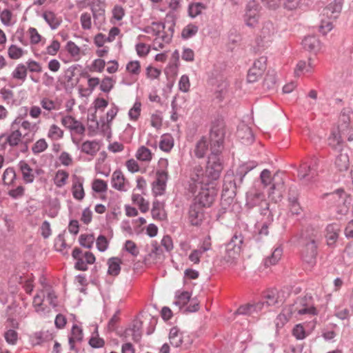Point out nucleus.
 <instances>
[{"mask_svg": "<svg viewBox=\"0 0 353 353\" xmlns=\"http://www.w3.org/2000/svg\"><path fill=\"white\" fill-rule=\"evenodd\" d=\"M18 166L22 173L24 181L27 183H32L34 179V174L33 173V170L30 167V165L25 161H19Z\"/></svg>", "mask_w": 353, "mask_h": 353, "instance_id": "b1692460", "label": "nucleus"}, {"mask_svg": "<svg viewBox=\"0 0 353 353\" xmlns=\"http://www.w3.org/2000/svg\"><path fill=\"white\" fill-rule=\"evenodd\" d=\"M8 55L12 59H18L23 55V50L15 45H12L8 48Z\"/></svg>", "mask_w": 353, "mask_h": 353, "instance_id": "e2e57ef3", "label": "nucleus"}, {"mask_svg": "<svg viewBox=\"0 0 353 353\" xmlns=\"http://www.w3.org/2000/svg\"><path fill=\"white\" fill-rule=\"evenodd\" d=\"M216 194V190L213 187L201 186L193 202L201 208H209L213 203Z\"/></svg>", "mask_w": 353, "mask_h": 353, "instance_id": "1a4fd4ad", "label": "nucleus"}, {"mask_svg": "<svg viewBox=\"0 0 353 353\" xmlns=\"http://www.w3.org/2000/svg\"><path fill=\"white\" fill-rule=\"evenodd\" d=\"M63 135V130L57 125L53 124L50 126L48 132V137L51 139H60Z\"/></svg>", "mask_w": 353, "mask_h": 353, "instance_id": "bf43d9fd", "label": "nucleus"}, {"mask_svg": "<svg viewBox=\"0 0 353 353\" xmlns=\"http://www.w3.org/2000/svg\"><path fill=\"white\" fill-rule=\"evenodd\" d=\"M260 6L255 1L248 2L246 6L244 20L245 24L249 27H254L259 20Z\"/></svg>", "mask_w": 353, "mask_h": 353, "instance_id": "f8f14e48", "label": "nucleus"}, {"mask_svg": "<svg viewBox=\"0 0 353 353\" xmlns=\"http://www.w3.org/2000/svg\"><path fill=\"white\" fill-rule=\"evenodd\" d=\"M72 256L74 259L77 260V262L74 265L76 269L81 271L87 270V263L85 261L83 254H82V251L80 248H75L72 251Z\"/></svg>", "mask_w": 353, "mask_h": 353, "instance_id": "bb28decb", "label": "nucleus"}, {"mask_svg": "<svg viewBox=\"0 0 353 353\" xmlns=\"http://www.w3.org/2000/svg\"><path fill=\"white\" fill-rule=\"evenodd\" d=\"M318 159L314 158L310 165L303 163L299 170L298 176L305 184H309L315 181L318 175Z\"/></svg>", "mask_w": 353, "mask_h": 353, "instance_id": "6e6552de", "label": "nucleus"}, {"mask_svg": "<svg viewBox=\"0 0 353 353\" xmlns=\"http://www.w3.org/2000/svg\"><path fill=\"white\" fill-rule=\"evenodd\" d=\"M266 63L267 58L265 57H261L254 61L248 73L247 79L249 83H254L261 77L266 69Z\"/></svg>", "mask_w": 353, "mask_h": 353, "instance_id": "ddd939ff", "label": "nucleus"}, {"mask_svg": "<svg viewBox=\"0 0 353 353\" xmlns=\"http://www.w3.org/2000/svg\"><path fill=\"white\" fill-rule=\"evenodd\" d=\"M141 104L140 102L137 101L134 103L133 107L129 111V117L131 119L137 120L141 112Z\"/></svg>", "mask_w": 353, "mask_h": 353, "instance_id": "774afa93", "label": "nucleus"}, {"mask_svg": "<svg viewBox=\"0 0 353 353\" xmlns=\"http://www.w3.org/2000/svg\"><path fill=\"white\" fill-rule=\"evenodd\" d=\"M198 27L193 24H189L185 26L181 32V37L183 39H188L194 36L198 32Z\"/></svg>", "mask_w": 353, "mask_h": 353, "instance_id": "37998d69", "label": "nucleus"}, {"mask_svg": "<svg viewBox=\"0 0 353 353\" xmlns=\"http://www.w3.org/2000/svg\"><path fill=\"white\" fill-rule=\"evenodd\" d=\"M209 141L205 137H202L196 144L194 153L196 157H204L206 152L208 150Z\"/></svg>", "mask_w": 353, "mask_h": 353, "instance_id": "c9c22d12", "label": "nucleus"}, {"mask_svg": "<svg viewBox=\"0 0 353 353\" xmlns=\"http://www.w3.org/2000/svg\"><path fill=\"white\" fill-rule=\"evenodd\" d=\"M307 300L306 296L298 299L294 305H290L288 308L284 309L283 312L281 313L276 318V325H279L280 323L282 325H284L295 312H297L300 315L315 314V307L308 305Z\"/></svg>", "mask_w": 353, "mask_h": 353, "instance_id": "f257e3e1", "label": "nucleus"}, {"mask_svg": "<svg viewBox=\"0 0 353 353\" xmlns=\"http://www.w3.org/2000/svg\"><path fill=\"white\" fill-rule=\"evenodd\" d=\"M236 135L241 139L242 143L245 145L251 144L254 139L251 128L245 124L239 126Z\"/></svg>", "mask_w": 353, "mask_h": 353, "instance_id": "aec40b11", "label": "nucleus"}, {"mask_svg": "<svg viewBox=\"0 0 353 353\" xmlns=\"http://www.w3.org/2000/svg\"><path fill=\"white\" fill-rule=\"evenodd\" d=\"M72 194L77 200H82L85 195L82 180L76 175L73 176Z\"/></svg>", "mask_w": 353, "mask_h": 353, "instance_id": "393cba45", "label": "nucleus"}, {"mask_svg": "<svg viewBox=\"0 0 353 353\" xmlns=\"http://www.w3.org/2000/svg\"><path fill=\"white\" fill-rule=\"evenodd\" d=\"M219 154H220L210 153L208 157L205 172L211 183L219 178L221 172L223 170V165Z\"/></svg>", "mask_w": 353, "mask_h": 353, "instance_id": "0eeeda50", "label": "nucleus"}, {"mask_svg": "<svg viewBox=\"0 0 353 353\" xmlns=\"http://www.w3.org/2000/svg\"><path fill=\"white\" fill-rule=\"evenodd\" d=\"M339 231L340 228L337 224H330L327 226L326 238L328 245H332L336 241Z\"/></svg>", "mask_w": 353, "mask_h": 353, "instance_id": "473e14b6", "label": "nucleus"}, {"mask_svg": "<svg viewBox=\"0 0 353 353\" xmlns=\"http://www.w3.org/2000/svg\"><path fill=\"white\" fill-rule=\"evenodd\" d=\"M210 183L211 182L203 168L201 166H195L190 174L188 190L195 194L199 188L208 186Z\"/></svg>", "mask_w": 353, "mask_h": 353, "instance_id": "39448f33", "label": "nucleus"}, {"mask_svg": "<svg viewBox=\"0 0 353 353\" xmlns=\"http://www.w3.org/2000/svg\"><path fill=\"white\" fill-rule=\"evenodd\" d=\"M243 242V239L241 235H234L230 241L226 245L225 256H224L225 261L230 262L239 256Z\"/></svg>", "mask_w": 353, "mask_h": 353, "instance_id": "9d476101", "label": "nucleus"}, {"mask_svg": "<svg viewBox=\"0 0 353 353\" xmlns=\"http://www.w3.org/2000/svg\"><path fill=\"white\" fill-rule=\"evenodd\" d=\"M276 82V73L274 71H268L263 80V87L268 90H273Z\"/></svg>", "mask_w": 353, "mask_h": 353, "instance_id": "a19ab883", "label": "nucleus"}, {"mask_svg": "<svg viewBox=\"0 0 353 353\" xmlns=\"http://www.w3.org/2000/svg\"><path fill=\"white\" fill-rule=\"evenodd\" d=\"M27 76V68L23 64H19L12 72V77L16 79L25 81Z\"/></svg>", "mask_w": 353, "mask_h": 353, "instance_id": "79ce46f5", "label": "nucleus"}, {"mask_svg": "<svg viewBox=\"0 0 353 353\" xmlns=\"http://www.w3.org/2000/svg\"><path fill=\"white\" fill-rule=\"evenodd\" d=\"M191 295L188 292H183L176 296V301L174 304L181 307L186 305L190 300Z\"/></svg>", "mask_w": 353, "mask_h": 353, "instance_id": "5fc2aeb1", "label": "nucleus"}, {"mask_svg": "<svg viewBox=\"0 0 353 353\" xmlns=\"http://www.w3.org/2000/svg\"><path fill=\"white\" fill-rule=\"evenodd\" d=\"M99 149V145L96 141H86L82 143L81 147L82 152L90 156H94Z\"/></svg>", "mask_w": 353, "mask_h": 353, "instance_id": "c756f323", "label": "nucleus"}, {"mask_svg": "<svg viewBox=\"0 0 353 353\" xmlns=\"http://www.w3.org/2000/svg\"><path fill=\"white\" fill-rule=\"evenodd\" d=\"M89 344L94 348L102 347L104 345L105 342L103 339L99 337L97 327L93 333V336L90 338Z\"/></svg>", "mask_w": 353, "mask_h": 353, "instance_id": "09e8293b", "label": "nucleus"}, {"mask_svg": "<svg viewBox=\"0 0 353 353\" xmlns=\"http://www.w3.org/2000/svg\"><path fill=\"white\" fill-rule=\"evenodd\" d=\"M16 174L13 168H7L3 174V181L5 184H10L15 179Z\"/></svg>", "mask_w": 353, "mask_h": 353, "instance_id": "680f3d73", "label": "nucleus"}, {"mask_svg": "<svg viewBox=\"0 0 353 353\" xmlns=\"http://www.w3.org/2000/svg\"><path fill=\"white\" fill-rule=\"evenodd\" d=\"M125 177L120 170H116L112 176V185L116 190L119 191L124 190Z\"/></svg>", "mask_w": 353, "mask_h": 353, "instance_id": "72a5a7b5", "label": "nucleus"}, {"mask_svg": "<svg viewBox=\"0 0 353 353\" xmlns=\"http://www.w3.org/2000/svg\"><path fill=\"white\" fill-rule=\"evenodd\" d=\"M265 219L261 226V228L259 230V234L261 235H267L268 234V228L272 224L273 221V214L272 211H271V215H265L264 216Z\"/></svg>", "mask_w": 353, "mask_h": 353, "instance_id": "13d9d810", "label": "nucleus"}, {"mask_svg": "<svg viewBox=\"0 0 353 353\" xmlns=\"http://www.w3.org/2000/svg\"><path fill=\"white\" fill-rule=\"evenodd\" d=\"M331 199L336 203V213L341 219L343 216L347 214L351 203V199L343 190L339 189L331 193Z\"/></svg>", "mask_w": 353, "mask_h": 353, "instance_id": "423d86ee", "label": "nucleus"}, {"mask_svg": "<svg viewBox=\"0 0 353 353\" xmlns=\"http://www.w3.org/2000/svg\"><path fill=\"white\" fill-rule=\"evenodd\" d=\"M264 306V303H258L255 305L246 304L240 306L235 312V314L253 315L261 311Z\"/></svg>", "mask_w": 353, "mask_h": 353, "instance_id": "5701e85b", "label": "nucleus"}, {"mask_svg": "<svg viewBox=\"0 0 353 353\" xmlns=\"http://www.w3.org/2000/svg\"><path fill=\"white\" fill-rule=\"evenodd\" d=\"M290 212L293 215H298L302 211L301 208L295 196H289Z\"/></svg>", "mask_w": 353, "mask_h": 353, "instance_id": "de8ad7c7", "label": "nucleus"}, {"mask_svg": "<svg viewBox=\"0 0 353 353\" xmlns=\"http://www.w3.org/2000/svg\"><path fill=\"white\" fill-rule=\"evenodd\" d=\"M165 28V25L164 23L153 22L151 26H146L143 29V32L148 34H152L157 37L160 34Z\"/></svg>", "mask_w": 353, "mask_h": 353, "instance_id": "ea45409f", "label": "nucleus"}, {"mask_svg": "<svg viewBox=\"0 0 353 353\" xmlns=\"http://www.w3.org/2000/svg\"><path fill=\"white\" fill-rule=\"evenodd\" d=\"M319 235L313 230L307 231L303 234L302 241L304 248L302 251L303 259L308 264L313 265L316 261L317 254L316 243L319 241Z\"/></svg>", "mask_w": 353, "mask_h": 353, "instance_id": "f03ea898", "label": "nucleus"}, {"mask_svg": "<svg viewBox=\"0 0 353 353\" xmlns=\"http://www.w3.org/2000/svg\"><path fill=\"white\" fill-rule=\"evenodd\" d=\"M224 132L219 127H213L209 138L211 153L220 154L223 143Z\"/></svg>", "mask_w": 353, "mask_h": 353, "instance_id": "9b49d317", "label": "nucleus"}, {"mask_svg": "<svg viewBox=\"0 0 353 353\" xmlns=\"http://www.w3.org/2000/svg\"><path fill=\"white\" fill-rule=\"evenodd\" d=\"M107 183L102 179H95L92 183V189L97 192H103L107 190Z\"/></svg>", "mask_w": 353, "mask_h": 353, "instance_id": "0e129e2a", "label": "nucleus"}, {"mask_svg": "<svg viewBox=\"0 0 353 353\" xmlns=\"http://www.w3.org/2000/svg\"><path fill=\"white\" fill-rule=\"evenodd\" d=\"M345 134L341 130L334 131L328 138V145L333 149L337 150L341 149L342 144V137L345 136Z\"/></svg>", "mask_w": 353, "mask_h": 353, "instance_id": "7c9ffc66", "label": "nucleus"}, {"mask_svg": "<svg viewBox=\"0 0 353 353\" xmlns=\"http://www.w3.org/2000/svg\"><path fill=\"white\" fill-rule=\"evenodd\" d=\"M142 323L141 321H136L134 323L132 327L126 329L123 336L126 338L129 335L132 336V339L134 342L138 343L141 339V328Z\"/></svg>", "mask_w": 353, "mask_h": 353, "instance_id": "a878e982", "label": "nucleus"}, {"mask_svg": "<svg viewBox=\"0 0 353 353\" xmlns=\"http://www.w3.org/2000/svg\"><path fill=\"white\" fill-rule=\"evenodd\" d=\"M205 8V6L201 3H192L189 6V14L191 17H195L201 14V11Z\"/></svg>", "mask_w": 353, "mask_h": 353, "instance_id": "603ef678", "label": "nucleus"}, {"mask_svg": "<svg viewBox=\"0 0 353 353\" xmlns=\"http://www.w3.org/2000/svg\"><path fill=\"white\" fill-rule=\"evenodd\" d=\"M79 240L81 246L89 249L93 245L94 237L92 234H81Z\"/></svg>", "mask_w": 353, "mask_h": 353, "instance_id": "8fccbe9b", "label": "nucleus"}, {"mask_svg": "<svg viewBox=\"0 0 353 353\" xmlns=\"http://www.w3.org/2000/svg\"><path fill=\"white\" fill-rule=\"evenodd\" d=\"M5 339L7 343L11 345H14L18 339V334L14 330H8L4 334Z\"/></svg>", "mask_w": 353, "mask_h": 353, "instance_id": "69168bd1", "label": "nucleus"}, {"mask_svg": "<svg viewBox=\"0 0 353 353\" xmlns=\"http://www.w3.org/2000/svg\"><path fill=\"white\" fill-rule=\"evenodd\" d=\"M168 174L165 172H158L157 179L152 183V191L156 196L162 195L165 190Z\"/></svg>", "mask_w": 353, "mask_h": 353, "instance_id": "2eb2a0df", "label": "nucleus"}, {"mask_svg": "<svg viewBox=\"0 0 353 353\" xmlns=\"http://www.w3.org/2000/svg\"><path fill=\"white\" fill-rule=\"evenodd\" d=\"M83 339L82 329L77 325H73L71 331V336L69 337L70 350L74 349L75 341H81Z\"/></svg>", "mask_w": 353, "mask_h": 353, "instance_id": "e433bc0d", "label": "nucleus"}, {"mask_svg": "<svg viewBox=\"0 0 353 353\" xmlns=\"http://www.w3.org/2000/svg\"><path fill=\"white\" fill-rule=\"evenodd\" d=\"M174 142L172 138L170 136H165L163 137L161 141H160L159 146L162 150L168 152L172 148Z\"/></svg>", "mask_w": 353, "mask_h": 353, "instance_id": "864d4df0", "label": "nucleus"}, {"mask_svg": "<svg viewBox=\"0 0 353 353\" xmlns=\"http://www.w3.org/2000/svg\"><path fill=\"white\" fill-rule=\"evenodd\" d=\"M43 17L52 30L57 29L61 23V19L51 11H46Z\"/></svg>", "mask_w": 353, "mask_h": 353, "instance_id": "f704fd0d", "label": "nucleus"}, {"mask_svg": "<svg viewBox=\"0 0 353 353\" xmlns=\"http://www.w3.org/2000/svg\"><path fill=\"white\" fill-rule=\"evenodd\" d=\"M203 217V208L193 202L189 210V219L191 224L193 225H200Z\"/></svg>", "mask_w": 353, "mask_h": 353, "instance_id": "dca6fc26", "label": "nucleus"}, {"mask_svg": "<svg viewBox=\"0 0 353 353\" xmlns=\"http://www.w3.org/2000/svg\"><path fill=\"white\" fill-rule=\"evenodd\" d=\"M336 168L341 172L347 170L349 167V157L347 154L341 152L334 162Z\"/></svg>", "mask_w": 353, "mask_h": 353, "instance_id": "4c0bfd02", "label": "nucleus"}, {"mask_svg": "<svg viewBox=\"0 0 353 353\" xmlns=\"http://www.w3.org/2000/svg\"><path fill=\"white\" fill-rule=\"evenodd\" d=\"M276 34V28L272 23H265L261 31L260 39L263 43L272 41Z\"/></svg>", "mask_w": 353, "mask_h": 353, "instance_id": "412c9836", "label": "nucleus"}, {"mask_svg": "<svg viewBox=\"0 0 353 353\" xmlns=\"http://www.w3.org/2000/svg\"><path fill=\"white\" fill-rule=\"evenodd\" d=\"M47 148L48 143L46 140L44 139H40L34 144L32 150L34 154H39L46 150Z\"/></svg>", "mask_w": 353, "mask_h": 353, "instance_id": "4d7b16f0", "label": "nucleus"}, {"mask_svg": "<svg viewBox=\"0 0 353 353\" xmlns=\"http://www.w3.org/2000/svg\"><path fill=\"white\" fill-rule=\"evenodd\" d=\"M21 139V133L19 130H14L10 135L6 138V142L9 143L10 146H16L19 144Z\"/></svg>", "mask_w": 353, "mask_h": 353, "instance_id": "c03bdc74", "label": "nucleus"}, {"mask_svg": "<svg viewBox=\"0 0 353 353\" xmlns=\"http://www.w3.org/2000/svg\"><path fill=\"white\" fill-rule=\"evenodd\" d=\"M68 176V173L66 171L58 170L54 179L56 185L59 188L63 186L66 183Z\"/></svg>", "mask_w": 353, "mask_h": 353, "instance_id": "a18cd8bd", "label": "nucleus"}, {"mask_svg": "<svg viewBox=\"0 0 353 353\" xmlns=\"http://www.w3.org/2000/svg\"><path fill=\"white\" fill-rule=\"evenodd\" d=\"M278 176L279 172H276L272 177L270 171L268 169L263 170L260 174L261 182L265 188L272 185L269 196H272V199H274L275 201H277L278 199L282 197V194L284 191V182L283 179H281L279 181H275Z\"/></svg>", "mask_w": 353, "mask_h": 353, "instance_id": "7ed1b4c3", "label": "nucleus"}, {"mask_svg": "<svg viewBox=\"0 0 353 353\" xmlns=\"http://www.w3.org/2000/svg\"><path fill=\"white\" fill-rule=\"evenodd\" d=\"M132 201L137 203L142 212H145L149 209V203L146 201L140 194H133Z\"/></svg>", "mask_w": 353, "mask_h": 353, "instance_id": "49530a36", "label": "nucleus"}, {"mask_svg": "<svg viewBox=\"0 0 353 353\" xmlns=\"http://www.w3.org/2000/svg\"><path fill=\"white\" fill-rule=\"evenodd\" d=\"M279 304L283 303L290 295V290L288 287L283 288L281 290L275 292Z\"/></svg>", "mask_w": 353, "mask_h": 353, "instance_id": "052dcab7", "label": "nucleus"}, {"mask_svg": "<svg viewBox=\"0 0 353 353\" xmlns=\"http://www.w3.org/2000/svg\"><path fill=\"white\" fill-rule=\"evenodd\" d=\"M314 68V64L311 59H308L307 63L305 61H300L294 70L296 76H299L301 73H311Z\"/></svg>", "mask_w": 353, "mask_h": 353, "instance_id": "c85d7f7f", "label": "nucleus"}, {"mask_svg": "<svg viewBox=\"0 0 353 353\" xmlns=\"http://www.w3.org/2000/svg\"><path fill=\"white\" fill-rule=\"evenodd\" d=\"M161 203L159 201H155L152 204V214L153 218L163 220L165 216L164 214H161L160 210L161 209Z\"/></svg>", "mask_w": 353, "mask_h": 353, "instance_id": "6e6d98bb", "label": "nucleus"}, {"mask_svg": "<svg viewBox=\"0 0 353 353\" xmlns=\"http://www.w3.org/2000/svg\"><path fill=\"white\" fill-rule=\"evenodd\" d=\"M121 260L117 257L110 258L108 261V272L110 275L117 276L119 274L121 270L120 264Z\"/></svg>", "mask_w": 353, "mask_h": 353, "instance_id": "58836bf2", "label": "nucleus"}, {"mask_svg": "<svg viewBox=\"0 0 353 353\" xmlns=\"http://www.w3.org/2000/svg\"><path fill=\"white\" fill-rule=\"evenodd\" d=\"M303 48L308 51L316 52L320 49V41L315 36H307L302 41Z\"/></svg>", "mask_w": 353, "mask_h": 353, "instance_id": "cd10ccee", "label": "nucleus"}, {"mask_svg": "<svg viewBox=\"0 0 353 353\" xmlns=\"http://www.w3.org/2000/svg\"><path fill=\"white\" fill-rule=\"evenodd\" d=\"M271 9H276L280 5L289 10L297 9L301 5V0H261Z\"/></svg>", "mask_w": 353, "mask_h": 353, "instance_id": "4468645a", "label": "nucleus"}, {"mask_svg": "<svg viewBox=\"0 0 353 353\" xmlns=\"http://www.w3.org/2000/svg\"><path fill=\"white\" fill-rule=\"evenodd\" d=\"M125 250L131 254L133 256H137L139 253L135 243L131 240H128L125 241Z\"/></svg>", "mask_w": 353, "mask_h": 353, "instance_id": "338daca9", "label": "nucleus"}, {"mask_svg": "<svg viewBox=\"0 0 353 353\" xmlns=\"http://www.w3.org/2000/svg\"><path fill=\"white\" fill-rule=\"evenodd\" d=\"M222 199H233L236 194V183L234 179L225 176L223 186Z\"/></svg>", "mask_w": 353, "mask_h": 353, "instance_id": "6ab92c4d", "label": "nucleus"}, {"mask_svg": "<svg viewBox=\"0 0 353 353\" xmlns=\"http://www.w3.org/2000/svg\"><path fill=\"white\" fill-rule=\"evenodd\" d=\"M245 206L248 209L258 208L260 213L263 215H271L272 210L270 209V204L261 192L252 189L247 192Z\"/></svg>", "mask_w": 353, "mask_h": 353, "instance_id": "20e7f679", "label": "nucleus"}, {"mask_svg": "<svg viewBox=\"0 0 353 353\" xmlns=\"http://www.w3.org/2000/svg\"><path fill=\"white\" fill-rule=\"evenodd\" d=\"M61 123L66 128L73 130L80 134H83L85 130L84 125L72 116L63 117L61 119Z\"/></svg>", "mask_w": 353, "mask_h": 353, "instance_id": "f3484780", "label": "nucleus"}, {"mask_svg": "<svg viewBox=\"0 0 353 353\" xmlns=\"http://www.w3.org/2000/svg\"><path fill=\"white\" fill-rule=\"evenodd\" d=\"M137 158L141 161H150L152 158L150 150L145 146H141L137 151Z\"/></svg>", "mask_w": 353, "mask_h": 353, "instance_id": "3c124183", "label": "nucleus"}, {"mask_svg": "<svg viewBox=\"0 0 353 353\" xmlns=\"http://www.w3.org/2000/svg\"><path fill=\"white\" fill-rule=\"evenodd\" d=\"M341 10V0H335L323 9V15L327 17L328 19H336Z\"/></svg>", "mask_w": 353, "mask_h": 353, "instance_id": "a211bd4d", "label": "nucleus"}, {"mask_svg": "<svg viewBox=\"0 0 353 353\" xmlns=\"http://www.w3.org/2000/svg\"><path fill=\"white\" fill-rule=\"evenodd\" d=\"M172 40V32L165 31V29L161 33L157 36L153 41V49L154 50H159L165 47V44H168Z\"/></svg>", "mask_w": 353, "mask_h": 353, "instance_id": "4be33fe9", "label": "nucleus"}, {"mask_svg": "<svg viewBox=\"0 0 353 353\" xmlns=\"http://www.w3.org/2000/svg\"><path fill=\"white\" fill-rule=\"evenodd\" d=\"M283 254V248L281 246L276 248L272 253L264 260V265L268 268L276 265Z\"/></svg>", "mask_w": 353, "mask_h": 353, "instance_id": "2f4dec72", "label": "nucleus"}]
</instances>
